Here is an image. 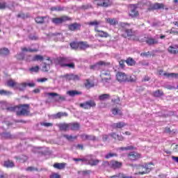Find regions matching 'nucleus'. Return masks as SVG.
Segmentation results:
<instances>
[{
    "instance_id": "de8ad7c7",
    "label": "nucleus",
    "mask_w": 178,
    "mask_h": 178,
    "mask_svg": "<svg viewBox=\"0 0 178 178\" xmlns=\"http://www.w3.org/2000/svg\"><path fill=\"white\" fill-rule=\"evenodd\" d=\"M118 149L120 151H130L131 149H134V147L133 146H127L124 147H120Z\"/></svg>"
},
{
    "instance_id": "13d9d810",
    "label": "nucleus",
    "mask_w": 178,
    "mask_h": 178,
    "mask_svg": "<svg viewBox=\"0 0 178 178\" xmlns=\"http://www.w3.org/2000/svg\"><path fill=\"white\" fill-rule=\"evenodd\" d=\"M112 102H113V104H119V102H120V99L118 97H115L112 99Z\"/></svg>"
},
{
    "instance_id": "9d476101",
    "label": "nucleus",
    "mask_w": 178,
    "mask_h": 178,
    "mask_svg": "<svg viewBox=\"0 0 178 178\" xmlns=\"http://www.w3.org/2000/svg\"><path fill=\"white\" fill-rule=\"evenodd\" d=\"M62 79H65L67 81H70V80H73L74 81H77L80 80V76L75 75L73 74H66L64 75H61Z\"/></svg>"
},
{
    "instance_id": "2f4dec72",
    "label": "nucleus",
    "mask_w": 178,
    "mask_h": 178,
    "mask_svg": "<svg viewBox=\"0 0 178 178\" xmlns=\"http://www.w3.org/2000/svg\"><path fill=\"white\" fill-rule=\"evenodd\" d=\"M67 113H62V112H59L57 113L56 114H55L54 115V119H60L61 118H67Z\"/></svg>"
},
{
    "instance_id": "0e129e2a",
    "label": "nucleus",
    "mask_w": 178,
    "mask_h": 178,
    "mask_svg": "<svg viewBox=\"0 0 178 178\" xmlns=\"http://www.w3.org/2000/svg\"><path fill=\"white\" fill-rule=\"evenodd\" d=\"M29 40L35 41L36 40H38V36L31 35H29Z\"/></svg>"
},
{
    "instance_id": "bf43d9fd",
    "label": "nucleus",
    "mask_w": 178,
    "mask_h": 178,
    "mask_svg": "<svg viewBox=\"0 0 178 178\" xmlns=\"http://www.w3.org/2000/svg\"><path fill=\"white\" fill-rule=\"evenodd\" d=\"M70 67V69H74V63H66L65 65V67Z\"/></svg>"
},
{
    "instance_id": "37998d69",
    "label": "nucleus",
    "mask_w": 178,
    "mask_h": 178,
    "mask_svg": "<svg viewBox=\"0 0 178 178\" xmlns=\"http://www.w3.org/2000/svg\"><path fill=\"white\" fill-rule=\"evenodd\" d=\"M109 97H110L109 94H103L99 96V99L100 101H105L106 99H108Z\"/></svg>"
},
{
    "instance_id": "bb28decb",
    "label": "nucleus",
    "mask_w": 178,
    "mask_h": 178,
    "mask_svg": "<svg viewBox=\"0 0 178 178\" xmlns=\"http://www.w3.org/2000/svg\"><path fill=\"white\" fill-rule=\"evenodd\" d=\"M163 76H165V77H167L168 79H178V74L176 73L164 72Z\"/></svg>"
},
{
    "instance_id": "473e14b6",
    "label": "nucleus",
    "mask_w": 178,
    "mask_h": 178,
    "mask_svg": "<svg viewBox=\"0 0 178 178\" xmlns=\"http://www.w3.org/2000/svg\"><path fill=\"white\" fill-rule=\"evenodd\" d=\"M3 166L5 168H14L15 167V163L10 160H8L4 161Z\"/></svg>"
},
{
    "instance_id": "aec40b11",
    "label": "nucleus",
    "mask_w": 178,
    "mask_h": 178,
    "mask_svg": "<svg viewBox=\"0 0 178 178\" xmlns=\"http://www.w3.org/2000/svg\"><path fill=\"white\" fill-rule=\"evenodd\" d=\"M81 138H82V140L83 141H86L87 140H91V141H95V140H97V138H95V136L88 135V134H82V135H81Z\"/></svg>"
},
{
    "instance_id": "69168bd1",
    "label": "nucleus",
    "mask_w": 178,
    "mask_h": 178,
    "mask_svg": "<svg viewBox=\"0 0 178 178\" xmlns=\"http://www.w3.org/2000/svg\"><path fill=\"white\" fill-rule=\"evenodd\" d=\"M50 178H60V175L56 173H53L50 175Z\"/></svg>"
},
{
    "instance_id": "f257e3e1",
    "label": "nucleus",
    "mask_w": 178,
    "mask_h": 178,
    "mask_svg": "<svg viewBox=\"0 0 178 178\" xmlns=\"http://www.w3.org/2000/svg\"><path fill=\"white\" fill-rule=\"evenodd\" d=\"M101 23V21L94 20L88 22V26H94L95 31L98 37H100L101 38H108V37H109V33H108V32L99 30Z\"/></svg>"
},
{
    "instance_id": "603ef678",
    "label": "nucleus",
    "mask_w": 178,
    "mask_h": 178,
    "mask_svg": "<svg viewBox=\"0 0 178 178\" xmlns=\"http://www.w3.org/2000/svg\"><path fill=\"white\" fill-rule=\"evenodd\" d=\"M91 173V170H83L79 171V174L81 175L82 176H88Z\"/></svg>"
},
{
    "instance_id": "ea45409f",
    "label": "nucleus",
    "mask_w": 178,
    "mask_h": 178,
    "mask_svg": "<svg viewBox=\"0 0 178 178\" xmlns=\"http://www.w3.org/2000/svg\"><path fill=\"white\" fill-rule=\"evenodd\" d=\"M70 45H88V43L87 42H77V41H74L70 43Z\"/></svg>"
},
{
    "instance_id": "20e7f679",
    "label": "nucleus",
    "mask_w": 178,
    "mask_h": 178,
    "mask_svg": "<svg viewBox=\"0 0 178 178\" xmlns=\"http://www.w3.org/2000/svg\"><path fill=\"white\" fill-rule=\"evenodd\" d=\"M93 3L97 8H109V6H112L113 3L112 0H94Z\"/></svg>"
},
{
    "instance_id": "79ce46f5",
    "label": "nucleus",
    "mask_w": 178,
    "mask_h": 178,
    "mask_svg": "<svg viewBox=\"0 0 178 178\" xmlns=\"http://www.w3.org/2000/svg\"><path fill=\"white\" fill-rule=\"evenodd\" d=\"M38 70H40V67L38 65L29 68V72H31V73H38Z\"/></svg>"
},
{
    "instance_id": "ddd939ff",
    "label": "nucleus",
    "mask_w": 178,
    "mask_h": 178,
    "mask_svg": "<svg viewBox=\"0 0 178 178\" xmlns=\"http://www.w3.org/2000/svg\"><path fill=\"white\" fill-rule=\"evenodd\" d=\"M159 9H165V5L163 3H155L150 5L148 10H158Z\"/></svg>"
},
{
    "instance_id": "412c9836",
    "label": "nucleus",
    "mask_w": 178,
    "mask_h": 178,
    "mask_svg": "<svg viewBox=\"0 0 178 178\" xmlns=\"http://www.w3.org/2000/svg\"><path fill=\"white\" fill-rule=\"evenodd\" d=\"M145 42L147 43L149 45H155L158 44V40L152 38V37H147L145 38Z\"/></svg>"
},
{
    "instance_id": "c9c22d12",
    "label": "nucleus",
    "mask_w": 178,
    "mask_h": 178,
    "mask_svg": "<svg viewBox=\"0 0 178 178\" xmlns=\"http://www.w3.org/2000/svg\"><path fill=\"white\" fill-rule=\"evenodd\" d=\"M31 60L33 62H42V60H44V56H41V55H35L33 56V58H31Z\"/></svg>"
},
{
    "instance_id": "a19ab883",
    "label": "nucleus",
    "mask_w": 178,
    "mask_h": 178,
    "mask_svg": "<svg viewBox=\"0 0 178 178\" xmlns=\"http://www.w3.org/2000/svg\"><path fill=\"white\" fill-rule=\"evenodd\" d=\"M124 126H126V123L124 122L114 123L113 124V127H116L117 129H122V127H124Z\"/></svg>"
},
{
    "instance_id": "7ed1b4c3",
    "label": "nucleus",
    "mask_w": 178,
    "mask_h": 178,
    "mask_svg": "<svg viewBox=\"0 0 178 178\" xmlns=\"http://www.w3.org/2000/svg\"><path fill=\"white\" fill-rule=\"evenodd\" d=\"M120 26L122 27V31L126 34V35H123L124 37H133V35H134V31H133V29H129V27H130V24L121 22Z\"/></svg>"
},
{
    "instance_id": "39448f33",
    "label": "nucleus",
    "mask_w": 178,
    "mask_h": 178,
    "mask_svg": "<svg viewBox=\"0 0 178 178\" xmlns=\"http://www.w3.org/2000/svg\"><path fill=\"white\" fill-rule=\"evenodd\" d=\"M154 165L152 163L145 164L144 165H140L138 169V175H147L149 173L150 170H152Z\"/></svg>"
},
{
    "instance_id": "f3484780",
    "label": "nucleus",
    "mask_w": 178,
    "mask_h": 178,
    "mask_svg": "<svg viewBox=\"0 0 178 178\" xmlns=\"http://www.w3.org/2000/svg\"><path fill=\"white\" fill-rule=\"evenodd\" d=\"M111 63L105 62V61H99L95 65H92L91 69H97L98 67H104V66H109Z\"/></svg>"
},
{
    "instance_id": "f704fd0d",
    "label": "nucleus",
    "mask_w": 178,
    "mask_h": 178,
    "mask_svg": "<svg viewBox=\"0 0 178 178\" xmlns=\"http://www.w3.org/2000/svg\"><path fill=\"white\" fill-rule=\"evenodd\" d=\"M80 124L77 122L70 123V130H79Z\"/></svg>"
},
{
    "instance_id": "774afa93",
    "label": "nucleus",
    "mask_w": 178,
    "mask_h": 178,
    "mask_svg": "<svg viewBox=\"0 0 178 178\" xmlns=\"http://www.w3.org/2000/svg\"><path fill=\"white\" fill-rule=\"evenodd\" d=\"M124 62H126V60H120L119 63H120V67L122 68L124 67Z\"/></svg>"
},
{
    "instance_id": "3c124183",
    "label": "nucleus",
    "mask_w": 178,
    "mask_h": 178,
    "mask_svg": "<svg viewBox=\"0 0 178 178\" xmlns=\"http://www.w3.org/2000/svg\"><path fill=\"white\" fill-rule=\"evenodd\" d=\"M0 95H12V92L5 90H0Z\"/></svg>"
},
{
    "instance_id": "423d86ee",
    "label": "nucleus",
    "mask_w": 178,
    "mask_h": 178,
    "mask_svg": "<svg viewBox=\"0 0 178 178\" xmlns=\"http://www.w3.org/2000/svg\"><path fill=\"white\" fill-rule=\"evenodd\" d=\"M72 20V18L63 15L60 17H54L51 19V22L54 23V24H56V26L59 24H62V23H65V22H69Z\"/></svg>"
},
{
    "instance_id": "a878e982",
    "label": "nucleus",
    "mask_w": 178,
    "mask_h": 178,
    "mask_svg": "<svg viewBox=\"0 0 178 178\" xmlns=\"http://www.w3.org/2000/svg\"><path fill=\"white\" fill-rule=\"evenodd\" d=\"M106 23H108L110 26H116L118 20H116V18H106Z\"/></svg>"
},
{
    "instance_id": "4c0bfd02",
    "label": "nucleus",
    "mask_w": 178,
    "mask_h": 178,
    "mask_svg": "<svg viewBox=\"0 0 178 178\" xmlns=\"http://www.w3.org/2000/svg\"><path fill=\"white\" fill-rule=\"evenodd\" d=\"M127 65H128V66H134V65H136V60H134V59L131 58H128L126 60H125Z\"/></svg>"
},
{
    "instance_id": "49530a36",
    "label": "nucleus",
    "mask_w": 178,
    "mask_h": 178,
    "mask_svg": "<svg viewBox=\"0 0 178 178\" xmlns=\"http://www.w3.org/2000/svg\"><path fill=\"white\" fill-rule=\"evenodd\" d=\"M86 88H91V87H94V83L90 82V80L87 79L85 82Z\"/></svg>"
},
{
    "instance_id": "338daca9",
    "label": "nucleus",
    "mask_w": 178,
    "mask_h": 178,
    "mask_svg": "<svg viewBox=\"0 0 178 178\" xmlns=\"http://www.w3.org/2000/svg\"><path fill=\"white\" fill-rule=\"evenodd\" d=\"M90 8H91V5L90 4H87L81 6V8L84 10L90 9Z\"/></svg>"
},
{
    "instance_id": "72a5a7b5",
    "label": "nucleus",
    "mask_w": 178,
    "mask_h": 178,
    "mask_svg": "<svg viewBox=\"0 0 178 178\" xmlns=\"http://www.w3.org/2000/svg\"><path fill=\"white\" fill-rule=\"evenodd\" d=\"M10 54V51H9V49L8 48H2V49H0V55L1 56H6L8 55H9Z\"/></svg>"
},
{
    "instance_id": "5fc2aeb1",
    "label": "nucleus",
    "mask_w": 178,
    "mask_h": 178,
    "mask_svg": "<svg viewBox=\"0 0 178 178\" xmlns=\"http://www.w3.org/2000/svg\"><path fill=\"white\" fill-rule=\"evenodd\" d=\"M134 81H136V79H134V78L133 76H131L127 75V82L134 83Z\"/></svg>"
},
{
    "instance_id": "1a4fd4ad",
    "label": "nucleus",
    "mask_w": 178,
    "mask_h": 178,
    "mask_svg": "<svg viewBox=\"0 0 178 178\" xmlns=\"http://www.w3.org/2000/svg\"><path fill=\"white\" fill-rule=\"evenodd\" d=\"M137 5L136 4H131L130 5V12L129 13L131 17H138L140 16V13L137 10Z\"/></svg>"
},
{
    "instance_id": "c03bdc74",
    "label": "nucleus",
    "mask_w": 178,
    "mask_h": 178,
    "mask_svg": "<svg viewBox=\"0 0 178 178\" xmlns=\"http://www.w3.org/2000/svg\"><path fill=\"white\" fill-rule=\"evenodd\" d=\"M50 10H51V12H60V11L63 10V8H62L60 6L51 7L50 8Z\"/></svg>"
},
{
    "instance_id": "dca6fc26",
    "label": "nucleus",
    "mask_w": 178,
    "mask_h": 178,
    "mask_svg": "<svg viewBox=\"0 0 178 178\" xmlns=\"http://www.w3.org/2000/svg\"><path fill=\"white\" fill-rule=\"evenodd\" d=\"M128 158L130 161H137L141 158V155L137 152H132L128 154Z\"/></svg>"
},
{
    "instance_id": "f03ea898",
    "label": "nucleus",
    "mask_w": 178,
    "mask_h": 178,
    "mask_svg": "<svg viewBox=\"0 0 178 178\" xmlns=\"http://www.w3.org/2000/svg\"><path fill=\"white\" fill-rule=\"evenodd\" d=\"M8 111H10V112H15L17 111V115L18 116L29 115V105L24 104L19 106L9 107L8 108Z\"/></svg>"
},
{
    "instance_id": "052dcab7",
    "label": "nucleus",
    "mask_w": 178,
    "mask_h": 178,
    "mask_svg": "<svg viewBox=\"0 0 178 178\" xmlns=\"http://www.w3.org/2000/svg\"><path fill=\"white\" fill-rule=\"evenodd\" d=\"M2 136L4 138H10L12 137L10 133H3Z\"/></svg>"
},
{
    "instance_id": "a18cd8bd",
    "label": "nucleus",
    "mask_w": 178,
    "mask_h": 178,
    "mask_svg": "<svg viewBox=\"0 0 178 178\" xmlns=\"http://www.w3.org/2000/svg\"><path fill=\"white\" fill-rule=\"evenodd\" d=\"M113 115H122V111L119 108H114L111 110Z\"/></svg>"
},
{
    "instance_id": "09e8293b",
    "label": "nucleus",
    "mask_w": 178,
    "mask_h": 178,
    "mask_svg": "<svg viewBox=\"0 0 178 178\" xmlns=\"http://www.w3.org/2000/svg\"><path fill=\"white\" fill-rule=\"evenodd\" d=\"M17 17L21 19H27L28 17H30V15L29 14L19 13L17 15Z\"/></svg>"
},
{
    "instance_id": "f8f14e48",
    "label": "nucleus",
    "mask_w": 178,
    "mask_h": 178,
    "mask_svg": "<svg viewBox=\"0 0 178 178\" xmlns=\"http://www.w3.org/2000/svg\"><path fill=\"white\" fill-rule=\"evenodd\" d=\"M117 80L120 83H126L127 82V74L124 72H118L116 74Z\"/></svg>"
},
{
    "instance_id": "2eb2a0df",
    "label": "nucleus",
    "mask_w": 178,
    "mask_h": 178,
    "mask_svg": "<svg viewBox=\"0 0 178 178\" xmlns=\"http://www.w3.org/2000/svg\"><path fill=\"white\" fill-rule=\"evenodd\" d=\"M103 81H108L111 80V72L102 71L100 74Z\"/></svg>"
},
{
    "instance_id": "4d7b16f0",
    "label": "nucleus",
    "mask_w": 178,
    "mask_h": 178,
    "mask_svg": "<svg viewBox=\"0 0 178 178\" xmlns=\"http://www.w3.org/2000/svg\"><path fill=\"white\" fill-rule=\"evenodd\" d=\"M38 83H45V81H48V79L47 78H39L36 80Z\"/></svg>"
},
{
    "instance_id": "5701e85b",
    "label": "nucleus",
    "mask_w": 178,
    "mask_h": 178,
    "mask_svg": "<svg viewBox=\"0 0 178 178\" xmlns=\"http://www.w3.org/2000/svg\"><path fill=\"white\" fill-rule=\"evenodd\" d=\"M168 52H170V54H178V46L177 45H172L170 46L168 49Z\"/></svg>"
},
{
    "instance_id": "cd10ccee",
    "label": "nucleus",
    "mask_w": 178,
    "mask_h": 178,
    "mask_svg": "<svg viewBox=\"0 0 178 178\" xmlns=\"http://www.w3.org/2000/svg\"><path fill=\"white\" fill-rule=\"evenodd\" d=\"M6 86H8V87H12L13 88H16V87L17 86V82H16L13 79H9L6 82Z\"/></svg>"
},
{
    "instance_id": "6ab92c4d",
    "label": "nucleus",
    "mask_w": 178,
    "mask_h": 178,
    "mask_svg": "<svg viewBox=\"0 0 178 178\" xmlns=\"http://www.w3.org/2000/svg\"><path fill=\"white\" fill-rule=\"evenodd\" d=\"M47 63H44V66L42 67V72H48L51 68L50 65H52V61L50 60L49 57L47 58Z\"/></svg>"
},
{
    "instance_id": "7c9ffc66",
    "label": "nucleus",
    "mask_w": 178,
    "mask_h": 178,
    "mask_svg": "<svg viewBox=\"0 0 178 178\" xmlns=\"http://www.w3.org/2000/svg\"><path fill=\"white\" fill-rule=\"evenodd\" d=\"M100 162L101 161L98 159H90L88 160V163L91 166H97Z\"/></svg>"
},
{
    "instance_id": "8fccbe9b",
    "label": "nucleus",
    "mask_w": 178,
    "mask_h": 178,
    "mask_svg": "<svg viewBox=\"0 0 178 178\" xmlns=\"http://www.w3.org/2000/svg\"><path fill=\"white\" fill-rule=\"evenodd\" d=\"M63 137L67 138L69 141H72V140H76V138H77V136H73L72 135H64Z\"/></svg>"
},
{
    "instance_id": "b1692460",
    "label": "nucleus",
    "mask_w": 178,
    "mask_h": 178,
    "mask_svg": "<svg viewBox=\"0 0 178 178\" xmlns=\"http://www.w3.org/2000/svg\"><path fill=\"white\" fill-rule=\"evenodd\" d=\"M26 87H27V84L24 82L22 83H19L17 82V86H16V90H19V91H24L26 90Z\"/></svg>"
},
{
    "instance_id": "c85d7f7f",
    "label": "nucleus",
    "mask_w": 178,
    "mask_h": 178,
    "mask_svg": "<svg viewBox=\"0 0 178 178\" xmlns=\"http://www.w3.org/2000/svg\"><path fill=\"white\" fill-rule=\"evenodd\" d=\"M44 19H47V17H36L35 22L38 24H44L45 23Z\"/></svg>"
},
{
    "instance_id": "0eeeda50",
    "label": "nucleus",
    "mask_w": 178,
    "mask_h": 178,
    "mask_svg": "<svg viewBox=\"0 0 178 178\" xmlns=\"http://www.w3.org/2000/svg\"><path fill=\"white\" fill-rule=\"evenodd\" d=\"M73 60L70 57H60L56 59V63L57 65H59V66H61V67H65L66 65V63H70V62H72Z\"/></svg>"
},
{
    "instance_id": "9b49d317",
    "label": "nucleus",
    "mask_w": 178,
    "mask_h": 178,
    "mask_svg": "<svg viewBox=\"0 0 178 178\" xmlns=\"http://www.w3.org/2000/svg\"><path fill=\"white\" fill-rule=\"evenodd\" d=\"M95 106H97V104L93 100H89L80 104V107L83 108V109H90V108H95Z\"/></svg>"
},
{
    "instance_id": "680f3d73",
    "label": "nucleus",
    "mask_w": 178,
    "mask_h": 178,
    "mask_svg": "<svg viewBox=\"0 0 178 178\" xmlns=\"http://www.w3.org/2000/svg\"><path fill=\"white\" fill-rule=\"evenodd\" d=\"M17 58L19 60H23V59H24V54H23V53H20L19 54H18L17 56Z\"/></svg>"
},
{
    "instance_id": "6e6552de",
    "label": "nucleus",
    "mask_w": 178,
    "mask_h": 178,
    "mask_svg": "<svg viewBox=\"0 0 178 178\" xmlns=\"http://www.w3.org/2000/svg\"><path fill=\"white\" fill-rule=\"evenodd\" d=\"M47 97H50L52 99H54L56 102H59V101H65V97L60 96L59 94L56 92H47L46 93Z\"/></svg>"
},
{
    "instance_id": "e2e57ef3",
    "label": "nucleus",
    "mask_w": 178,
    "mask_h": 178,
    "mask_svg": "<svg viewBox=\"0 0 178 178\" xmlns=\"http://www.w3.org/2000/svg\"><path fill=\"white\" fill-rule=\"evenodd\" d=\"M26 170L27 172H34V170H37V168L34 167H28L27 168H26Z\"/></svg>"
},
{
    "instance_id": "e433bc0d",
    "label": "nucleus",
    "mask_w": 178,
    "mask_h": 178,
    "mask_svg": "<svg viewBox=\"0 0 178 178\" xmlns=\"http://www.w3.org/2000/svg\"><path fill=\"white\" fill-rule=\"evenodd\" d=\"M60 130H70V124H60L58 125Z\"/></svg>"
},
{
    "instance_id": "a211bd4d",
    "label": "nucleus",
    "mask_w": 178,
    "mask_h": 178,
    "mask_svg": "<svg viewBox=\"0 0 178 178\" xmlns=\"http://www.w3.org/2000/svg\"><path fill=\"white\" fill-rule=\"evenodd\" d=\"M81 28V24H78L77 22H74V24H71L68 25V29L70 31H76L77 30H80Z\"/></svg>"
},
{
    "instance_id": "58836bf2",
    "label": "nucleus",
    "mask_w": 178,
    "mask_h": 178,
    "mask_svg": "<svg viewBox=\"0 0 178 178\" xmlns=\"http://www.w3.org/2000/svg\"><path fill=\"white\" fill-rule=\"evenodd\" d=\"M65 166H66V163H54V168H55L56 169H65Z\"/></svg>"
},
{
    "instance_id": "4468645a",
    "label": "nucleus",
    "mask_w": 178,
    "mask_h": 178,
    "mask_svg": "<svg viewBox=\"0 0 178 178\" xmlns=\"http://www.w3.org/2000/svg\"><path fill=\"white\" fill-rule=\"evenodd\" d=\"M89 47L88 45H70V48L74 51H86Z\"/></svg>"
},
{
    "instance_id": "393cba45",
    "label": "nucleus",
    "mask_w": 178,
    "mask_h": 178,
    "mask_svg": "<svg viewBox=\"0 0 178 178\" xmlns=\"http://www.w3.org/2000/svg\"><path fill=\"white\" fill-rule=\"evenodd\" d=\"M38 49L29 46V47L22 48V52H38Z\"/></svg>"
},
{
    "instance_id": "c756f323",
    "label": "nucleus",
    "mask_w": 178,
    "mask_h": 178,
    "mask_svg": "<svg viewBox=\"0 0 178 178\" xmlns=\"http://www.w3.org/2000/svg\"><path fill=\"white\" fill-rule=\"evenodd\" d=\"M67 94V95H70V97H75V95H81V92L77 90H68Z\"/></svg>"
},
{
    "instance_id": "864d4df0",
    "label": "nucleus",
    "mask_w": 178,
    "mask_h": 178,
    "mask_svg": "<svg viewBox=\"0 0 178 178\" xmlns=\"http://www.w3.org/2000/svg\"><path fill=\"white\" fill-rule=\"evenodd\" d=\"M154 97H162L163 95V92L161 90H156L153 93Z\"/></svg>"
},
{
    "instance_id": "6e6d98bb",
    "label": "nucleus",
    "mask_w": 178,
    "mask_h": 178,
    "mask_svg": "<svg viewBox=\"0 0 178 178\" xmlns=\"http://www.w3.org/2000/svg\"><path fill=\"white\" fill-rule=\"evenodd\" d=\"M118 155L116 154H115V153H108V154H106V156H105V158L106 159H109V158H112V157H113V156H117Z\"/></svg>"
},
{
    "instance_id": "4be33fe9",
    "label": "nucleus",
    "mask_w": 178,
    "mask_h": 178,
    "mask_svg": "<svg viewBox=\"0 0 178 178\" xmlns=\"http://www.w3.org/2000/svg\"><path fill=\"white\" fill-rule=\"evenodd\" d=\"M110 166L111 168H113V169H119L120 168H122V162L112 161L110 162Z\"/></svg>"
}]
</instances>
